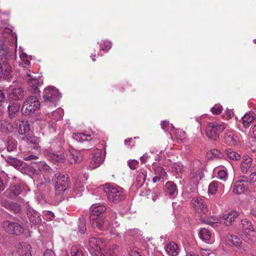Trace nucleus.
Wrapping results in <instances>:
<instances>
[{
	"mask_svg": "<svg viewBox=\"0 0 256 256\" xmlns=\"http://www.w3.org/2000/svg\"><path fill=\"white\" fill-rule=\"evenodd\" d=\"M106 210V208L104 205L94 206L90 216V222L93 227L102 230L110 228V224L108 220H105L103 214Z\"/></svg>",
	"mask_w": 256,
	"mask_h": 256,
	"instance_id": "nucleus-1",
	"label": "nucleus"
},
{
	"mask_svg": "<svg viewBox=\"0 0 256 256\" xmlns=\"http://www.w3.org/2000/svg\"><path fill=\"white\" fill-rule=\"evenodd\" d=\"M10 165L14 166L15 168L19 170L22 173L34 172H36L37 170L34 166H38V170L40 171H48L50 170V167L44 161H40L38 162H34L30 164L32 166L25 162L24 161H8Z\"/></svg>",
	"mask_w": 256,
	"mask_h": 256,
	"instance_id": "nucleus-2",
	"label": "nucleus"
},
{
	"mask_svg": "<svg viewBox=\"0 0 256 256\" xmlns=\"http://www.w3.org/2000/svg\"><path fill=\"white\" fill-rule=\"evenodd\" d=\"M103 190L106 194L108 200L112 202L118 204L125 198L123 189L119 186H112L108 184L102 186Z\"/></svg>",
	"mask_w": 256,
	"mask_h": 256,
	"instance_id": "nucleus-3",
	"label": "nucleus"
},
{
	"mask_svg": "<svg viewBox=\"0 0 256 256\" xmlns=\"http://www.w3.org/2000/svg\"><path fill=\"white\" fill-rule=\"evenodd\" d=\"M56 194H60L70 186V182L69 177L62 174H56L52 178Z\"/></svg>",
	"mask_w": 256,
	"mask_h": 256,
	"instance_id": "nucleus-4",
	"label": "nucleus"
},
{
	"mask_svg": "<svg viewBox=\"0 0 256 256\" xmlns=\"http://www.w3.org/2000/svg\"><path fill=\"white\" fill-rule=\"evenodd\" d=\"M40 106V102L38 98L34 96H30L24 102L21 111L23 114L30 115L38 110Z\"/></svg>",
	"mask_w": 256,
	"mask_h": 256,
	"instance_id": "nucleus-5",
	"label": "nucleus"
},
{
	"mask_svg": "<svg viewBox=\"0 0 256 256\" xmlns=\"http://www.w3.org/2000/svg\"><path fill=\"white\" fill-rule=\"evenodd\" d=\"M60 97L58 90L52 86H49L46 88L43 93L44 102L48 106H55L56 102L60 99Z\"/></svg>",
	"mask_w": 256,
	"mask_h": 256,
	"instance_id": "nucleus-6",
	"label": "nucleus"
},
{
	"mask_svg": "<svg viewBox=\"0 0 256 256\" xmlns=\"http://www.w3.org/2000/svg\"><path fill=\"white\" fill-rule=\"evenodd\" d=\"M90 250L91 252H96V254L100 256H107L106 255V244L100 238H91L89 240Z\"/></svg>",
	"mask_w": 256,
	"mask_h": 256,
	"instance_id": "nucleus-7",
	"label": "nucleus"
},
{
	"mask_svg": "<svg viewBox=\"0 0 256 256\" xmlns=\"http://www.w3.org/2000/svg\"><path fill=\"white\" fill-rule=\"evenodd\" d=\"M226 125L224 123H209L206 130V134L210 138L216 140L219 136V134L226 128Z\"/></svg>",
	"mask_w": 256,
	"mask_h": 256,
	"instance_id": "nucleus-8",
	"label": "nucleus"
},
{
	"mask_svg": "<svg viewBox=\"0 0 256 256\" xmlns=\"http://www.w3.org/2000/svg\"><path fill=\"white\" fill-rule=\"evenodd\" d=\"M2 227L7 232L16 235H20L24 231V228L18 223L8 220L3 222Z\"/></svg>",
	"mask_w": 256,
	"mask_h": 256,
	"instance_id": "nucleus-9",
	"label": "nucleus"
},
{
	"mask_svg": "<svg viewBox=\"0 0 256 256\" xmlns=\"http://www.w3.org/2000/svg\"><path fill=\"white\" fill-rule=\"evenodd\" d=\"M191 203L196 212L202 214H207L208 208L204 199L200 198L194 197L192 198Z\"/></svg>",
	"mask_w": 256,
	"mask_h": 256,
	"instance_id": "nucleus-10",
	"label": "nucleus"
},
{
	"mask_svg": "<svg viewBox=\"0 0 256 256\" xmlns=\"http://www.w3.org/2000/svg\"><path fill=\"white\" fill-rule=\"evenodd\" d=\"M18 133L20 134H24L26 138L24 140L27 141H30L31 142H34V138L32 136V132H30V125L27 121L22 120L18 127Z\"/></svg>",
	"mask_w": 256,
	"mask_h": 256,
	"instance_id": "nucleus-11",
	"label": "nucleus"
},
{
	"mask_svg": "<svg viewBox=\"0 0 256 256\" xmlns=\"http://www.w3.org/2000/svg\"><path fill=\"white\" fill-rule=\"evenodd\" d=\"M239 140V138L232 130H228L226 131L223 138L224 143L230 146H233L236 144Z\"/></svg>",
	"mask_w": 256,
	"mask_h": 256,
	"instance_id": "nucleus-12",
	"label": "nucleus"
},
{
	"mask_svg": "<svg viewBox=\"0 0 256 256\" xmlns=\"http://www.w3.org/2000/svg\"><path fill=\"white\" fill-rule=\"evenodd\" d=\"M198 236L204 242L212 244L214 242L212 234L207 228H202L199 230Z\"/></svg>",
	"mask_w": 256,
	"mask_h": 256,
	"instance_id": "nucleus-13",
	"label": "nucleus"
},
{
	"mask_svg": "<svg viewBox=\"0 0 256 256\" xmlns=\"http://www.w3.org/2000/svg\"><path fill=\"white\" fill-rule=\"evenodd\" d=\"M239 215L238 212L232 210L230 212L224 214L220 216V218L224 220V224L226 226H231L232 222Z\"/></svg>",
	"mask_w": 256,
	"mask_h": 256,
	"instance_id": "nucleus-14",
	"label": "nucleus"
},
{
	"mask_svg": "<svg viewBox=\"0 0 256 256\" xmlns=\"http://www.w3.org/2000/svg\"><path fill=\"white\" fill-rule=\"evenodd\" d=\"M242 238L247 243L250 244L256 240V230L254 228L252 229H246V230L242 231Z\"/></svg>",
	"mask_w": 256,
	"mask_h": 256,
	"instance_id": "nucleus-15",
	"label": "nucleus"
},
{
	"mask_svg": "<svg viewBox=\"0 0 256 256\" xmlns=\"http://www.w3.org/2000/svg\"><path fill=\"white\" fill-rule=\"evenodd\" d=\"M88 174L86 172L80 174L76 178V190L80 194L84 190L83 184L86 183L88 178Z\"/></svg>",
	"mask_w": 256,
	"mask_h": 256,
	"instance_id": "nucleus-16",
	"label": "nucleus"
},
{
	"mask_svg": "<svg viewBox=\"0 0 256 256\" xmlns=\"http://www.w3.org/2000/svg\"><path fill=\"white\" fill-rule=\"evenodd\" d=\"M31 248V246L28 244H19L16 246V252L18 256H32Z\"/></svg>",
	"mask_w": 256,
	"mask_h": 256,
	"instance_id": "nucleus-17",
	"label": "nucleus"
},
{
	"mask_svg": "<svg viewBox=\"0 0 256 256\" xmlns=\"http://www.w3.org/2000/svg\"><path fill=\"white\" fill-rule=\"evenodd\" d=\"M64 115V110L60 108H58L55 111L48 114L46 118V120L48 123H54L58 120H61Z\"/></svg>",
	"mask_w": 256,
	"mask_h": 256,
	"instance_id": "nucleus-18",
	"label": "nucleus"
},
{
	"mask_svg": "<svg viewBox=\"0 0 256 256\" xmlns=\"http://www.w3.org/2000/svg\"><path fill=\"white\" fill-rule=\"evenodd\" d=\"M2 77L6 80H10L12 77L11 66L8 64H2L0 62V78Z\"/></svg>",
	"mask_w": 256,
	"mask_h": 256,
	"instance_id": "nucleus-19",
	"label": "nucleus"
},
{
	"mask_svg": "<svg viewBox=\"0 0 256 256\" xmlns=\"http://www.w3.org/2000/svg\"><path fill=\"white\" fill-rule=\"evenodd\" d=\"M24 96V91L20 88H11L8 92V98L12 100H18Z\"/></svg>",
	"mask_w": 256,
	"mask_h": 256,
	"instance_id": "nucleus-20",
	"label": "nucleus"
},
{
	"mask_svg": "<svg viewBox=\"0 0 256 256\" xmlns=\"http://www.w3.org/2000/svg\"><path fill=\"white\" fill-rule=\"evenodd\" d=\"M28 216L30 221L34 224H36L41 222L40 214L34 209L30 208L27 210Z\"/></svg>",
	"mask_w": 256,
	"mask_h": 256,
	"instance_id": "nucleus-21",
	"label": "nucleus"
},
{
	"mask_svg": "<svg viewBox=\"0 0 256 256\" xmlns=\"http://www.w3.org/2000/svg\"><path fill=\"white\" fill-rule=\"evenodd\" d=\"M2 205L6 208L16 214L21 210L20 206L16 202H12L7 200H4L2 202Z\"/></svg>",
	"mask_w": 256,
	"mask_h": 256,
	"instance_id": "nucleus-22",
	"label": "nucleus"
},
{
	"mask_svg": "<svg viewBox=\"0 0 256 256\" xmlns=\"http://www.w3.org/2000/svg\"><path fill=\"white\" fill-rule=\"evenodd\" d=\"M165 250L169 256H176L180 252L177 244L173 242H170L165 246Z\"/></svg>",
	"mask_w": 256,
	"mask_h": 256,
	"instance_id": "nucleus-23",
	"label": "nucleus"
},
{
	"mask_svg": "<svg viewBox=\"0 0 256 256\" xmlns=\"http://www.w3.org/2000/svg\"><path fill=\"white\" fill-rule=\"evenodd\" d=\"M202 177L203 173L201 168L194 170L192 172V176L190 180L192 184L196 186Z\"/></svg>",
	"mask_w": 256,
	"mask_h": 256,
	"instance_id": "nucleus-24",
	"label": "nucleus"
},
{
	"mask_svg": "<svg viewBox=\"0 0 256 256\" xmlns=\"http://www.w3.org/2000/svg\"><path fill=\"white\" fill-rule=\"evenodd\" d=\"M27 75L30 78L28 80L30 91L32 92L37 93L38 92V88L41 85V82L35 78H33L30 74H28Z\"/></svg>",
	"mask_w": 256,
	"mask_h": 256,
	"instance_id": "nucleus-25",
	"label": "nucleus"
},
{
	"mask_svg": "<svg viewBox=\"0 0 256 256\" xmlns=\"http://www.w3.org/2000/svg\"><path fill=\"white\" fill-rule=\"evenodd\" d=\"M166 192L170 198H174L178 194L177 186L175 184L172 182H168L166 184Z\"/></svg>",
	"mask_w": 256,
	"mask_h": 256,
	"instance_id": "nucleus-26",
	"label": "nucleus"
},
{
	"mask_svg": "<svg viewBox=\"0 0 256 256\" xmlns=\"http://www.w3.org/2000/svg\"><path fill=\"white\" fill-rule=\"evenodd\" d=\"M224 186L222 184L217 181H213L210 183L208 186V192L214 194H216L218 189L224 190Z\"/></svg>",
	"mask_w": 256,
	"mask_h": 256,
	"instance_id": "nucleus-27",
	"label": "nucleus"
},
{
	"mask_svg": "<svg viewBox=\"0 0 256 256\" xmlns=\"http://www.w3.org/2000/svg\"><path fill=\"white\" fill-rule=\"evenodd\" d=\"M22 189V188L20 185H12L6 191V192L8 193L10 198H12L20 194Z\"/></svg>",
	"mask_w": 256,
	"mask_h": 256,
	"instance_id": "nucleus-28",
	"label": "nucleus"
},
{
	"mask_svg": "<svg viewBox=\"0 0 256 256\" xmlns=\"http://www.w3.org/2000/svg\"><path fill=\"white\" fill-rule=\"evenodd\" d=\"M206 156L208 160L222 159L223 154L218 150L213 149L207 152Z\"/></svg>",
	"mask_w": 256,
	"mask_h": 256,
	"instance_id": "nucleus-29",
	"label": "nucleus"
},
{
	"mask_svg": "<svg viewBox=\"0 0 256 256\" xmlns=\"http://www.w3.org/2000/svg\"><path fill=\"white\" fill-rule=\"evenodd\" d=\"M50 185V180L49 178H44L40 181H37V188L40 190H49Z\"/></svg>",
	"mask_w": 256,
	"mask_h": 256,
	"instance_id": "nucleus-30",
	"label": "nucleus"
},
{
	"mask_svg": "<svg viewBox=\"0 0 256 256\" xmlns=\"http://www.w3.org/2000/svg\"><path fill=\"white\" fill-rule=\"evenodd\" d=\"M20 105L18 102H10L8 106V113L10 118L14 116L15 114L19 110Z\"/></svg>",
	"mask_w": 256,
	"mask_h": 256,
	"instance_id": "nucleus-31",
	"label": "nucleus"
},
{
	"mask_svg": "<svg viewBox=\"0 0 256 256\" xmlns=\"http://www.w3.org/2000/svg\"><path fill=\"white\" fill-rule=\"evenodd\" d=\"M246 187V186L244 182V181H238L234 184L233 192L236 194H241L244 192Z\"/></svg>",
	"mask_w": 256,
	"mask_h": 256,
	"instance_id": "nucleus-32",
	"label": "nucleus"
},
{
	"mask_svg": "<svg viewBox=\"0 0 256 256\" xmlns=\"http://www.w3.org/2000/svg\"><path fill=\"white\" fill-rule=\"evenodd\" d=\"M255 118V115L253 113L246 114L242 118L243 126L244 128H248Z\"/></svg>",
	"mask_w": 256,
	"mask_h": 256,
	"instance_id": "nucleus-33",
	"label": "nucleus"
},
{
	"mask_svg": "<svg viewBox=\"0 0 256 256\" xmlns=\"http://www.w3.org/2000/svg\"><path fill=\"white\" fill-rule=\"evenodd\" d=\"M225 154L227 158L230 160H240L241 158L239 154L231 148H226L225 150Z\"/></svg>",
	"mask_w": 256,
	"mask_h": 256,
	"instance_id": "nucleus-34",
	"label": "nucleus"
},
{
	"mask_svg": "<svg viewBox=\"0 0 256 256\" xmlns=\"http://www.w3.org/2000/svg\"><path fill=\"white\" fill-rule=\"evenodd\" d=\"M73 138L76 140L82 142L85 140H90L92 139L91 136L89 134H86L84 133L74 134Z\"/></svg>",
	"mask_w": 256,
	"mask_h": 256,
	"instance_id": "nucleus-35",
	"label": "nucleus"
},
{
	"mask_svg": "<svg viewBox=\"0 0 256 256\" xmlns=\"http://www.w3.org/2000/svg\"><path fill=\"white\" fill-rule=\"evenodd\" d=\"M204 222L212 226H217L221 222L220 220L216 216H212L208 218L206 220H204Z\"/></svg>",
	"mask_w": 256,
	"mask_h": 256,
	"instance_id": "nucleus-36",
	"label": "nucleus"
},
{
	"mask_svg": "<svg viewBox=\"0 0 256 256\" xmlns=\"http://www.w3.org/2000/svg\"><path fill=\"white\" fill-rule=\"evenodd\" d=\"M92 158L93 160H102L105 158V154L104 156L102 155V150L100 149L96 148L93 150L92 152Z\"/></svg>",
	"mask_w": 256,
	"mask_h": 256,
	"instance_id": "nucleus-37",
	"label": "nucleus"
},
{
	"mask_svg": "<svg viewBox=\"0 0 256 256\" xmlns=\"http://www.w3.org/2000/svg\"><path fill=\"white\" fill-rule=\"evenodd\" d=\"M70 254L72 256H84L82 248L76 246L72 247Z\"/></svg>",
	"mask_w": 256,
	"mask_h": 256,
	"instance_id": "nucleus-38",
	"label": "nucleus"
},
{
	"mask_svg": "<svg viewBox=\"0 0 256 256\" xmlns=\"http://www.w3.org/2000/svg\"><path fill=\"white\" fill-rule=\"evenodd\" d=\"M21 62H20V66L22 67L25 66L26 65H28L30 63V58L25 54L22 53L20 55Z\"/></svg>",
	"mask_w": 256,
	"mask_h": 256,
	"instance_id": "nucleus-39",
	"label": "nucleus"
},
{
	"mask_svg": "<svg viewBox=\"0 0 256 256\" xmlns=\"http://www.w3.org/2000/svg\"><path fill=\"white\" fill-rule=\"evenodd\" d=\"M17 146L16 141L12 138H9L7 142V150L8 151H12L15 150Z\"/></svg>",
	"mask_w": 256,
	"mask_h": 256,
	"instance_id": "nucleus-40",
	"label": "nucleus"
},
{
	"mask_svg": "<svg viewBox=\"0 0 256 256\" xmlns=\"http://www.w3.org/2000/svg\"><path fill=\"white\" fill-rule=\"evenodd\" d=\"M161 128L164 131H167L169 132H171V131L174 128V126L166 120H164L162 122Z\"/></svg>",
	"mask_w": 256,
	"mask_h": 256,
	"instance_id": "nucleus-41",
	"label": "nucleus"
},
{
	"mask_svg": "<svg viewBox=\"0 0 256 256\" xmlns=\"http://www.w3.org/2000/svg\"><path fill=\"white\" fill-rule=\"evenodd\" d=\"M227 239L234 246H238L241 244L239 238L236 236L229 235L227 236Z\"/></svg>",
	"mask_w": 256,
	"mask_h": 256,
	"instance_id": "nucleus-42",
	"label": "nucleus"
},
{
	"mask_svg": "<svg viewBox=\"0 0 256 256\" xmlns=\"http://www.w3.org/2000/svg\"><path fill=\"white\" fill-rule=\"evenodd\" d=\"M8 52V48L4 44L3 42L0 41V56L6 57Z\"/></svg>",
	"mask_w": 256,
	"mask_h": 256,
	"instance_id": "nucleus-43",
	"label": "nucleus"
},
{
	"mask_svg": "<svg viewBox=\"0 0 256 256\" xmlns=\"http://www.w3.org/2000/svg\"><path fill=\"white\" fill-rule=\"evenodd\" d=\"M78 228L81 234H84L86 230V220L84 218H80L78 221Z\"/></svg>",
	"mask_w": 256,
	"mask_h": 256,
	"instance_id": "nucleus-44",
	"label": "nucleus"
},
{
	"mask_svg": "<svg viewBox=\"0 0 256 256\" xmlns=\"http://www.w3.org/2000/svg\"><path fill=\"white\" fill-rule=\"evenodd\" d=\"M242 225L243 228L242 231L246 230V229L251 230L254 228L250 222L247 219H244L242 220Z\"/></svg>",
	"mask_w": 256,
	"mask_h": 256,
	"instance_id": "nucleus-45",
	"label": "nucleus"
},
{
	"mask_svg": "<svg viewBox=\"0 0 256 256\" xmlns=\"http://www.w3.org/2000/svg\"><path fill=\"white\" fill-rule=\"evenodd\" d=\"M251 166V161H242L241 162V170L243 173H246Z\"/></svg>",
	"mask_w": 256,
	"mask_h": 256,
	"instance_id": "nucleus-46",
	"label": "nucleus"
},
{
	"mask_svg": "<svg viewBox=\"0 0 256 256\" xmlns=\"http://www.w3.org/2000/svg\"><path fill=\"white\" fill-rule=\"evenodd\" d=\"M218 178L222 180H226L228 177V172L226 170H220L218 172Z\"/></svg>",
	"mask_w": 256,
	"mask_h": 256,
	"instance_id": "nucleus-47",
	"label": "nucleus"
},
{
	"mask_svg": "<svg viewBox=\"0 0 256 256\" xmlns=\"http://www.w3.org/2000/svg\"><path fill=\"white\" fill-rule=\"evenodd\" d=\"M222 108L219 104H216L211 109L213 114H218L222 112Z\"/></svg>",
	"mask_w": 256,
	"mask_h": 256,
	"instance_id": "nucleus-48",
	"label": "nucleus"
},
{
	"mask_svg": "<svg viewBox=\"0 0 256 256\" xmlns=\"http://www.w3.org/2000/svg\"><path fill=\"white\" fill-rule=\"evenodd\" d=\"M102 161H90L88 167L90 170H94L102 164Z\"/></svg>",
	"mask_w": 256,
	"mask_h": 256,
	"instance_id": "nucleus-49",
	"label": "nucleus"
},
{
	"mask_svg": "<svg viewBox=\"0 0 256 256\" xmlns=\"http://www.w3.org/2000/svg\"><path fill=\"white\" fill-rule=\"evenodd\" d=\"M112 44L110 42L108 41L104 42V44H101L100 45V49L104 52H107L111 48Z\"/></svg>",
	"mask_w": 256,
	"mask_h": 256,
	"instance_id": "nucleus-50",
	"label": "nucleus"
},
{
	"mask_svg": "<svg viewBox=\"0 0 256 256\" xmlns=\"http://www.w3.org/2000/svg\"><path fill=\"white\" fill-rule=\"evenodd\" d=\"M8 180L6 177L0 178V191H2L4 190L7 186Z\"/></svg>",
	"mask_w": 256,
	"mask_h": 256,
	"instance_id": "nucleus-51",
	"label": "nucleus"
},
{
	"mask_svg": "<svg viewBox=\"0 0 256 256\" xmlns=\"http://www.w3.org/2000/svg\"><path fill=\"white\" fill-rule=\"evenodd\" d=\"M70 153L73 156L72 158L74 159V160H77L81 158L80 152L76 150H72L70 151Z\"/></svg>",
	"mask_w": 256,
	"mask_h": 256,
	"instance_id": "nucleus-52",
	"label": "nucleus"
},
{
	"mask_svg": "<svg viewBox=\"0 0 256 256\" xmlns=\"http://www.w3.org/2000/svg\"><path fill=\"white\" fill-rule=\"evenodd\" d=\"M51 160H62L64 158V155L62 154H52V156H50Z\"/></svg>",
	"mask_w": 256,
	"mask_h": 256,
	"instance_id": "nucleus-53",
	"label": "nucleus"
},
{
	"mask_svg": "<svg viewBox=\"0 0 256 256\" xmlns=\"http://www.w3.org/2000/svg\"><path fill=\"white\" fill-rule=\"evenodd\" d=\"M128 164L132 170H136L138 166V161H128Z\"/></svg>",
	"mask_w": 256,
	"mask_h": 256,
	"instance_id": "nucleus-54",
	"label": "nucleus"
},
{
	"mask_svg": "<svg viewBox=\"0 0 256 256\" xmlns=\"http://www.w3.org/2000/svg\"><path fill=\"white\" fill-rule=\"evenodd\" d=\"M175 134L177 138L180 140H182L185 136V132L180 130H177Z\"/></svg>",
	"mask_w": 256,
	"mask_h": 256,
	"instance_id": "nucleus-55",
	"label": "nucleus"
},
{
	"mask_svg": "<svg viewBox=\"0 0 256 256\" xmlns=\"http://www.w3.org/2000/svg\"><path fill=\"white\" fill-rule=\"evenodd\" d=\"M200 254L202 256H209L212 254L210 250L207 249H201Z\"/></svg>",
	"mask_w": 256,
	"mask_h": 256,
	"instance_id": "nucleus-56",
	"label": "nucleus"
},
{
	"mask_svg": "<svg viewBox=\"0 0 256 256\" xmlns=\"http://www.w3.org/2000/svg\"><path fill=\"white\" fill-rule=\"evenodd\" d=\"M44 256H56V255L53 251L50 250H48L44 252Z\"/></svg>",
	"mask_w": 256,
	"mask_h": 256,
	"instance_id": "nucleus-57",
	"label": "nucleus"
},
{
	"mask_svg": "<svg viewBox=\"0 0 256 256\" xmlns=\"http://www.w3.org/2000/svg\"><path fill=\"white\" fill-rule=\"evenodd\" d=\"M159 170H160V178H166L167 174H166V172L164 170V169L160 168Z\"/></svg>",
	"mask_w": 256,
	"mask_h": 256,
	"instance_id": "nucleus-58",
	"label": "nucleus"
},
{
	"mask_svg": "<svg viewBox=\"0 0 256 256\" xmlns=\"http://www.w3.org/2000/svg\"><path fill=\"white\" fill-rule=\"evenodd\" d=\"M44 214L47 216V218L49 220H52L54 217V214L50 211H46Z\"/></svg>",
	"mask_w": 256,
	"mask_h": 256,
	"instance_id": "nucleus-59",
	"label": "nucleus"
},
{
	"mask_svg": "<svg viewBox=\"0 0 256 256\" xmlns=\"http://www.w3.org/2000/svg\"><path fill=\"white\" fill-rule=\"evenodd\" d=\"M38 158L37 156H36L34 155L30 154L29 156L26 157L24 158V160H32L34 159H38Z\"/></svg>",
	"mask_w": 256,
	"mask_h": 256,
	"instance_id": "nucleus-60",
	"label": "nucleus"
},
{
	"mask_svg": "<svg viewBox=\"0 0 256 256\" xmlns=\"http://www.w3.org/2000/svg\"><path fill=\"white\" fill-rule=\"evenodd\" d=\"M250 181L254 182L256 180V174L252 172L250 176Z\"/></svg>",
	"mask_w": 256,
	"mask_h": 256,
	"instance_id": "nucleus-61",
	"label": "nucleus"
},
{
	"mask_svg": "<svg viewBox=\"0 0 256 256\" xmlns=\"http://www.w3.org/2000/svg\"><path fill=\"white\" fill-rule=\"evenodd\" d=\"M226 115H227V116L226 117V118H230L234 114L232 110H227L226 112Z\"/></svg>",
	"mask_w": 256,
	"mask_h": 256,
	"instance_id": "nucleus-62",
	"label": "nucleus"
},
{
	"mask_svg": "<svg viewBox=\"0 0 256 256\" xmlns=\"http://www.w3.org/2000/svg\"><path fill=\"white\" fill-rule=\"evenodd\" d=\"M186 256H199V255L194 252L190 251L188 252Z\"/></svg>",
	"mask_w": 256,
	"mask_h": 256,
	"instance_id": "nucleus-63",
	"label": "nucleus"
},
{
	"mask_svg": "<svg viewBox=\"0 0 256 256\" xmlns=\"http://www.w3.org/2000/svg\"><path fill=\"white\" fill-rule=\"evenodd\" d=\"M130 256H140V255L138 252L132 251L130 252Z\"/></svg>",
	"mask_w": 256,
	"mask_h": 256,
	"instance_id": "nucleus-64",
	"label": "nucleus"
}]
</instances>
